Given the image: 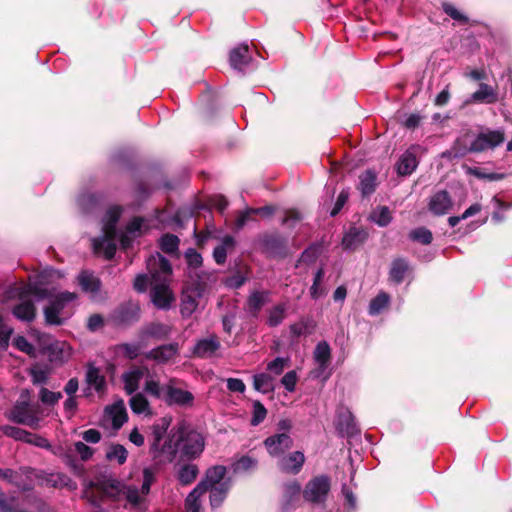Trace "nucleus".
Returning <instances> with one entry per match:
<instances>
[{
	"label": "nucleus",
	"instance_id": "5fc2aeb1",
	"mask_svg": "<svg viewBox=\"0 0 512 512\" xmlns=\"http://www.w3.org/2000/svg\"><path fill=\"white\" fill-rule=\"evenodd\" d=\"M256 465L257 461L255 459L249 456H243L234 464V470L237 472L248 471L255 468Z\"/></svg>",
	"mask_w": 512,
	"mask_h": 512
},
{
	"label": "nucleus",
	"instance_id": "20e7f679",
	"mask_svg": "<svg viewBox=\"0 0 512 512\" xmlns=\"http://www.w3.org/2000/svg\"><path fill=\"white\" fill-rule=\"evenodd\" d=\"M46 276L41 275L35 283L17 285L7 291V298H18L21 302L13 309V314L20 320L32 321L36 315V309L31 302V297L43 300L49 296Z\"/></svg>",
	"mask_w": 512,
	"mask_h": 512
},
{
	"label": "nucleus",
	"instance_id": "72a5a7b5",
	"mask_svg": "<svg viewBox=\"0 0 512 512\" xmlns=\"http://www.w3.org/2000/svg\"><path fill=\"white\" fill-rule=\"evenodd\" d=\"M129 404L135 414H144L146 416L153 414L147 398L141 393L133 395L129 400Z\"/></svg>",
	"mask_w": 512,
	"mask_h": 512
},
{
	"label": "nucleus",
	"instance_id": "4c0bfd02",
	"mask_svg": "<svg viewBox=\"0 0 512 512\" xmlns=\"http://www.w3.org/2000/svg\"><path fill=\"white\" fill-rule=\"evenodd\" d=\"M287 307L285 304H278L268 310L267 323L271 327L278 326L286 316Z\"/></svg>",
	"mask_w": 512,
	"mask_h": 512
},
{
	"label": "nucleus",
	"instance_id": "e2e57ef3",
	"mask_svg": "<svg viewBox=\"0 0 512 512\" xmlns=\"http://www.w3.org/2000/svg\"><path fill=\"white\" fill-rule=\"evenodd\" d=\"M185 257L189 266L198 267L202 263L201 255L194 249H188Z\"/></svg>",
	"mask_w": 512,
	"mask_h": 512
},
{
	"label": "nucleus",
	"instance_id": "603ef678",
	"mask_svg": "<svg viewBox=\"0 0 512 512\" xmlns=\"http://www.w3.org/2000/svg\"><path fill=\"white\" fill-rule=\"evenodd\" d=\"M301 487L297 482H291L285 486L284 498L287 505L292 504L299 496Z\"/></svg>",
	"mask_w": 512,
	"mask_h": 512
},
{
	"label": "nucleus",
	"instance_id": "864d4df0",
	"mask_svg": "<svg viewBox=\"0 0 512 512\" xmlns=\"http://www.w3.org/2000/svg\"><path fill=\"white\" fill-rule=\"evenodd\" d=\"M39 398L44 404L54 405L62 398V393L53 392L42 387L39 391Z\"/></svg>",
	"mask_w": 512,
	"mask_h": 512
},
{
	"label": "nucleus",
	"instance_id": "f8f14e48",
	"mask_svg": "<svg viewBox=\"0 0 512 512\" xmlns=\"http://www.w3.org/2000/svg\"><path fill=\"white\" fill-rule=\"evenodd\" d=\"M314 360L317 364L316 369L312 372L316 378L323 377L328 378L330 373H326L331 360V350L326 342H320L317 344L314 351Z\"/></svg>",
	"mask_w": 512,
	"mask_h": 512
},
{
	"label": "nucleus",
	"instance_id": "de8ad7c7",
	"mask_svg": "<svg viewBox=\"0 0 512 512\" xmlns=\"http://www.w3.org/2000/svg\"><path fill=\"white\" fill-rule=\"evenodd\" d=\"M48 482L54 487H68L71 490L76 489L77 485L68 476L64 474H51Z\"/></svg>",
	"mask_w": 512,
	"mask_h": 512
},
{
	"label": "nucleus",
	"instance_id": "cd10ccee",
	"mask_svg": "<svg viewBox=\"0 0 512 512\" xmlns=\"http://www.w3.org/2000/svg\"><path fill=\"white\" fill-rule=\"evenodd\" d=\"M367 232L363 229L351 228L343 237L342 244L345 249H356L367 239Z\"/></svg>",
	"mask_w": 512,
	"mask_h": 512
},
{
	"label": "nucleus",
	"instance_id": "f03ea898",
	"mask_svg": "<svg viewBox=\"0 0 512 512\" xmlns=\"http://www.w3.org/2000/svg\"><path fill=\"white\" fill-rule=\"evenodd\" d=\"M121 211L120 207H111L104 218L103 235L92 240L94 252L98 255H103L107 259H111L114 256L118 243L121 244L122 248H128L141 231L143 220L136 217L127 225L125 232L118 236L115 225L121 215Z\"/></svg>",
	"mask_w": 512,
	"mask_h": 512
},
{
	"label": "nucleus",
	"instance_id": "0eeeda50",
	"mask_svg": "<svg viewBox=\"0 0 512 512\" xmlns=\"http://www.w3.org/2000/svg\"><path fill=\"white\" fill-rule=\"evenodd\" d=\"M205 442L203 436L194 430L181 431L178 443L174 446L168 445V453L180 451L185 457H198L204 450Z\"/></svg>",
	"mask_w": 512,
	"mask_h": 512
},
{
	"label": "nucleus",
	"instance_id": "4be33fe9",
	"mask_svg": "<svg viewBox=\"0 0 512 512\" xmlns=\"http://www.w3.org/2000/svg\"><path fill=\"white\" fill-rule=\"evenodd\" d=\"M170 421L163 418L159 423H155L152 426V435L153 442L151 444V448L155 451L161 450L163 452H168V446L161 445V440L164 438L166 431L169 427Z\"/></svg>",
	"mask_w": 512,
	"mask_h": 512
},
{
	"label": "nucleus",
	"instance_id": "6ab92c4d",
	"mask_svg": "<svg viewBox=\"0 0 512 512\" xmlns=\"http://www.w3.org/2000/svg\"><path fill=\"white\" fill-rule=\"evenodd\" d=\"M85 382L90 389H94L95 392L102 396L105 394L107 389V383L105 376L101 373L100 369L93 365H88L85 375Z\"/></svg>",
	"mask_w": 512,
	"mask_h": 512
},
{
	"label": "nucleus",
	"instance_id": "a878e982",
	"mask_svg": "<svg viewBox=\"0 0 512 512\" xmlns=\"http://www.w3.org/2000/svg\"><path fill=\"white\" fill-rule=\"evenodd\" d=\"M410 271L409 264L404 259H395L391 263L390 271H389V279L395 284H400L404 281L405 277L408 275Z\"/></svg>",
	"mask_w": 512,
	"mask_h": 512
},
{
	"label": "nucleus",
	"instance_id": "774afa93",
	"mask_svg": "<svg viewBox=\"0 0 512 512\" xmlns=\"http://www.w3.org/2000/svg\"><path fill=\"white\" fill-rule=\"evenodd\" d=\"M82 437L88 443H98L101 440V433L96 429H89L83 432Z\"/></svg>",
	"mask_w": 512,
	"mask_h": 512
},
{
	"label": "nucleus",
	"instance_id": "09e8293b",
	"mask_svg": "<svg viewBox=\"0 0 512 512\" xmlns=\"http://www.w3.org/2000/svg\"><path fill=\"white\" fill-rule=\"evenodd\" d=\"M179 239L172 234H166L160 239V247L166 253H173L178 249Z\"/></svg>",
	"mask_w": 512,
	"mask_h": 512
},
{
	"label": "nucleus",
	"instance_id": "f3484780",
	"mask_svg": "<svg viewBox=\"0 0 512 512\" xmlns=\"http://www.w3.org/2000/svg\"><path fill=\"white\" fill-rule=\"evenodd\" d=\"M421 150L420 146H411L400 157L397 163V172L399 175H410L418 166L416 152Z\"/></svg>",
	"mask_w": 512,
	"mask_h": 512
},
{
	"label": "nucleus",
	"instance_id": "393cba45",
	"mask_svg": "<svg viewBox=\"0 0 512 512\" xmlns=\"http://www.w3.org/2000/svg\"><path fill=\"white\" fill-rule=\"evenodd\" d=\"M171 333V327L164 323H151L146 326L141 334L142 339L145 341L147 338L164 339Z\"/></svg>",
	"mask_w": 512,
	"mask_h": 512
},
{
	"label": "nucleus",
	"instance_id": "c03bdc74",
	"mask_svg": "<svg viewBox=\"0 0 512 512\" xmlns=\"http://www.w3.org/2000/svg\"><path fill=\"white\" fill-rule=\"evenodd\" d=\"M371 219L379 226H387L391 222L392 216L389 208L382 206L372 212Z\"/></svg>",
	"mask_w": 512,
	"mask_h": 512
},
{
	"label": "nucleus",
	"instance_id": "b1692460",
	"mask_svg": "<svg viewBox=\"0 0 512 512\" xmlns=\"http://www.w3.org/2000/svg\"><path fill=\"white\" fill-rule=\"evenodd\" d=\"M225 474L226 468L224 466L218 465L211 467L207 470L205 479L199 484H204L205 492H208L209 487L218 486L225 481Z\"/></svg>",
	"mask_w": 512,
	"mask_h": 512
},
{
	"label": "nucleus",
	"instance_id": "ea45409f",
	"mask_svg": "<svg viewBox=\"0 0 512 512\" xmlns=\"http://www.w3.org/2000/svg\"><path fill=\"white\" fill-rule=\"evenodd\" d=\"M234 246V240L231 236H226L222 243L214 249L213 257L218 264L226 260L227 251Z\"/></svg>",
	"mask_w": 512,
	"mask_h": 512
},
{
	"label": "nucleus",
	"instance_id": "052dcab7",
	"mask_svg": "<svg viewBox=\"0 0 512 512\" xmlns=\"http://www.w3.org/2000/svg\"><path fill=\"white\" fill-rule=\"evenodd\" d=\"M281 383L289 392L295 390V386L297 383V374L295 371L287 372L281 379Z\"/></svg>",
	"mask_w": 512,
	"mask_h": 512
},
{
	"label": "nucleus",
	"instance_id": "0e129e2a",
	"mask_svg": "<svg viewBox=\"0 0 512 512\" xmlns=\"http://www.w3.org/2000/svg\"><path fill=\"white\" fill-rule=\"evenodd\" d=\"M75 450L80 455L82 460H88L93 455V450L80 441L75 443Z\"/></svg>",
	"mask_w": 512,
	"mask_h": 512
},
{
	"label": "nucleus",
	"instance_id": "423d86ee",
	"mask_svg": "<svg viewBox=\"0 0 512 512\" xmlns=\"http://www.w3.org/2000/svg\"><path fill=\"white\" fill-rule=\"evenodd\" d=\"M50 303L44 308L45 320L51 325H60L71 315L68 309L69 305L74 302L77 295L72 292H62L52 296V290L48 289Z\"/></svg>",
	"mask_w": 512,
	"mask_h": 512
},
{
	"label": "nucleus",
	"instance_id": "13d9d810",
	"mask_svg": "<svg viewBox=\"0 0 512 512\" xmlns=\"http://www.w3.org/2000/svg\"><path fill=\"white\" fill-rule=\"evenodd\" d=\"M410 236L423 244H429L432 241V233L426 228H418L412 231Z\"/></svg>",
	"mask_w": 512,
	"mask_h": 512
},
{
	"label": "nucleus",
	"instance_id": "79ce46f5",
	"mask_svg": "<svg viewBox=\"0 0 512 512\" xmlns=\"http://www.w3.org/2000/svg\"><path fill=\"white\" fill-rule=\"evenodd\" d=\"M198 467L194 464H187L181 467L179 473H178V479L179 481L184 484L188 485L192 483L197 475H198Z\"/></svg>",
	"mask_w": 512,
	"mask_h": 512
},
{
	"label": "nucleus",
	"instance_id": "bf43d9fd",
	"mask_svg": "<svg viewBox=\"0 0 512 512\" xmlns=\"http://www.w3.org/2000/svg\"><path fill=\"white\" fill-rule=\"evenodd\" d=\"M468 173L476 176L477 178L487 179V180H490V181H497V180H501V179L504 178L503 174H499V173H483L478 168H469L468 169Z\"/></svg>",
	"mask_w": 512,
	"mask_h": 512
},
{
	"label": "nucleus",
	"instance_id": "dca6fc26",
	"mask_svg": "<svg viewBox=\"0 0 512 512\" xmlns=\"http://www.w3.org/2000/svg\"><path fill=\"white\" fill-rule=\"evenodd\" d=\"M271 456H280L292 446V439L287 433H279L268 437L264 442Z\"/></svg>",
	"mask_w": 512,
	"mask_h": 512
},
{
	"label": "nucleus",
	"instance_id": "ddd939ff",
	"mask_svg": "<svg viewBox=\"0 0 512 512\" xmlns=\"http://www.w3.org/2000/svg\"><path fill=\"white\" fill-rule=\"evenodd\" d=\"M193 400L191 392L175 387L173 381L165 385L164 401L167 404L188 407L193 405Z\"/></svg>",
	"mask_w": 512,
	"mask_h": 512
},
{
	"label": "nucleus",
	"instance_id": "7ed1b4c3",
	"mask_svg": "<svg viewBox=\"0 0 512 512\" xmlns=\"http://www.w3.org/2000/svg\"><path fill=\"white\" fill-rule=\"evenodd\" d=\"M147 270L151 277L150 298L158 309H169L175 301L170 289L172 267L161 254L155 253L147 259Z\"/></svg>",
	"mask_w": 512,
	"mask_h": 512
},
{
	"label": "nucleus",
	"instance_id": "338daca9",
	"mask_svg": "<svg viewBox=\"0 0 512 512\" xmlns=\"http://www.w3.org/2000/svg\"><path fill=\"white\" fill-rule=\"evenodd\" d=\"M227 387L231 392H240V393H243L246 388L244 382L237 378H229L227 380Z\"/></svg>",
	"mask_w": 512,
	"mask_h": 512
},
{
	"label": "nucleus",
	"instance_id": "2eb2a0df",
	"mask_svg": "<svg viewBox=\"0 0 512 512\" xmlns=\"http://www.w3.org/2000/svg\"><path fill=\"white\" fill-rule=\"evenodd\" d=\"M179 353V345L170 343L159 346L145 354L146 359L154 360L157 363L164 364L173 360Z\"/></svg>",
	"mask_w": 512,
	"mask_h": 512
},
{
	"label": "nucleus",
	"instance_id": "4d7b16f0",
	"mask_svg": "<svg viewBox=\"0 0 512 512\" xmlns=\"http://www.w3.org/2000/svg\"><path fill=\"white\" fill-rule=\"evenodd\" d=\"M267 414L266 408L258 401L253 404V417L251 419V424L256 426L261 423Z\"/></svg>",
	"mask_w": 512,
	"mask_h": 512
},
{
	"label": "nucleus",
	"instance_id": "a19ab883",
	"mask_svg": "<svg viewBox=\"0 0 512 512\" xmlns=\"http://www.w3.org/2000/svg\"><path fill=\"white\" fill-rule=\"evenodd\" d=\"M390 302V296L385 292H380L375 298H373L369 305V314L377 315L384 308L388 306Z\"/></svg>",
	"mask_w": 512,
	"mask_h": 512
},
{
	"label": "nucleus",
	"instance_id": "9b49d317",
	"mask_svg": "<svg viewBox=\"0 0 512 512\" xmlns=\"http://www.w3.org/2000/svg\"><path fill=\"white\" fill-rule=\"evenodd\" d=\"M505 139L501 130H492L480 133L470 145V151L482 152L487 149H493L502 144Z\"/></svg>",
	"mask_w": 512,
	"mask_h": 512
},
{
	"label": "nucleus",
	"instance_id": "9d476101",
	"mask_svg": "<svg viewBox=\"0 0 512 512\" xmlns=\"http://www.w3.org/2000/svg\"><path fill=\"white\" fill-rule=\"evenodd\" d=\"M40 408L26 402L17 403L9 412L8 418L16 423L38 428L40 422Z\"/></svg>",
	"mask_w": 512,
	"mask_h": 512
},
{
	"label": "nucleus",
	"instance_id": "49530a36",
	"mask_svg": "<svg viewBox=\"0 0 512 512\" xmlns=\"http://www.w3.org/2000/svg\"><path fill=\"white\" fill-rule=\"evenodd\" d=\"M13 345L20 351L26 353L30 357H37L39 349L38 346L34 347L31 343L28 342V340L23 336H17L14 341Z\"/></svg>",
	"mask_w": 512,
	"mask_h": 512
},
{
	"label": "nucleus",
	"instance_id": "f704fd0d",
	"mask_svg": "<svg viewBox=\"0 0 512 512\" xmlns=\"http://www.w3.org/2000/svg\"><path fill=\"white\" fill-rule=\"evenodd\" d=\"M128 457L127 449L120 444H111L106 451V459L110 462H116L122 465Z\"/></svg>",
	"mask_w": 512,
	"mask_h": 512
},
{
	"label": "nucleus",
	"instance_id": "aec40b11",
	"mask_svg": "<svg viewBox=\"0 0 512 512\" xmlns=\"http://www.w3.org/2000/svg\"><path fill=\"white\" fill-rule=\"evenodd\" d=\"M220 348V342L216 336H209L201 339L194 347V354L201 358H208L215 355L216 351Z\"/></svg>",
	"mask_w": 512,
	"mask_h": 512
},
{
	"label": "nucleus",
	"instance_id": "473e14b6",
	"mask_svg": "<svg viewBox=\"0 0 512 512\" xmlns=\"http://www.w3.org/2000/svg\"><path fill=\"white\" fill-rule=\"evenodd\" d=\"M230 487V481H224L218 486L209 487L208 491L210 492V504L212 507H219L222 504Z\"/></svg>",
	"mask_w": 512,
	"mask_h": 512
},
{
	"label": "nucleus",
	"instance_id": "a18cd8bd",
	"mask_svg": "<svg viewBox=\"0 0 512 512\" xmlns=\"http://www.w3.org/2000/svg\"><path fill=\"white\" fill-rule=\"evenodd\" d=\"M144 390L146 393L164 400L165 396V385H161L157 380L148 378L145 382Z\"/></svg>",
	"mask_w": 512,
	"mask_h": 512
},
{
	"label": "nucleus",
	"instance_id": "2f4dec72",
	"mask_svg": "<svg viewBox=\"0 0 512 512\" xmlns=\"http://www.w3.org/2000/svg\"><path fill=\"white\" fill-rule=\"evenodd\" d=\"M269 302L268 292H253L247 301L248 311L256 316L258 312Z\"/></svg>",
	"mask_w": 512,
	"mask_h": 512
},
{
	"label": "nucleus",
	"instance_id": "1a4fd4ad",
	"mask_svg": "<svg viewBox=\"0 0 512 512\" xmlns=\"http://www.w3.org/2000/svg\"><path fill=\"white\" fill-rule=\"evenodd\" d=\"M331 489V480L326 475H319L305 485L303 497L312 504H324Z\"/></svg>",
	"mask_w": 512,
	"mask_h": 512
},
{
	"label": "nucleus",
	"instance_id": "69168bd1",
	"mask_svg": "<svg viewBox=\"0 0 512 512\" xmlns=\"http://www.w3.org/2000/svg\"><path fill=\"white\" fill-rule=\"evenodd\" d=\"M301 214L296 210H288L286 216L283 219V224L293 227L297 222L301 220Z\"/></svg>",
	"mask_w": 512,
	"mask_h": 512
},
{
	"label": "nucleus",
	"instance_id": "39448f33",
	"mask_svg": "<svg viewBox=\"0 0 512 512\" xmlns=\"http://www.w3.org/2000/svg\"><path fill=\"white\" fill-rule=\"evenodd\" d=\"M39 352L46 354L50 363L60 366L72 356V347L65 341L55 340L49 335L34 333Z\"/></svg>",
	"mask_w": 512,
	"mask_h": 512
},
{
	"label": "nucleus",
	"instance_id": "6e6d98bb",
	"mask_svg": "<svg viewBox=\"0 0 512 512\" xmlns=\"http://www.w3.org/2000/svg\"><path fill=\"white\" fill-rule=\"evenodd\" d=\"M0 429L3 432V434L12 437L15 440L23 441L24 437H27V431L14 426L5 425L1 426Z\"/></svg>",
	"mask_w": 512,
	"mask_h": 512
},
{
	"label": "nucleus",
	"instance_id": "a211bd4d",
	"mask_svg": "<svg viewBox=\"0 0 512 512\" xmlns=\"http://www.w3.org/2000/svg\"><path fill=\"white\" fill-rule=\"evenodd\" d=\"M105 418L111 421L114 429H120L127 421L128 415L123 400L115 402L113 405L105 409Z\"/></svg>",
	"mask_w": 512,
	"mask_h": 512
},
{
	"label": "nucleus",
	"instance_id": "412c9836",
	"mask_svg": "<svg viewBox=\"0 0 512 512\" xmlns=\"http://www.w3.org/2000/svg\"><path fill=\"white\" fill-rule=\"evenodd\" d=\"M497 101V90L485 83H481L478 90L471 95V102L493 104Z\"/></svg>",
	"mask_w": 512,
	"mask_h": 512
},
{
	"label": "nucleus",
	"instance_id": "58836bf2",
	"mask_svg": "<svg viewBox=\"0 0 512 512\" xmlns=\"http://www.w3.org/2000/svg\"><path fill=\"white\" fill-rule=\"evenodd\" d=\"M144 342L145 341L141 338V341L139 343L120 344L117 347V351L118 353L123 354L129 359H134L140 354L142 348L145 346Z\"/></svg>",
	"mask_w": 512,
	"mask_h": 512
},
{
	"label": "nucleus",
	"instance_id": "680f3d73",
	"mask_svg": "<svg viewBox=\"0 0 512 512\" xmlns=\"http://www.w3.org/2000/svg\"><path fill=\"white\" fill-rule=\"evenodd\" d=\"M23 441L42 448H49L50 446L45 438L29 432H27V437H24Z\"/></svg>",
	"mask_w": 512,
	"mask_h": 512
},
{
	"label": "nucleus",
	"instance_id": "5701e85b",
	"mask_svg": "<svg viewBox=\"0 0 512 512\" xmlns=\"http://www.w3.org/2000/svg\"><path fill=\"white\" fill-rule=\"evenodd\" d=\"M144 375V369L134 367L122 375L124 389L128 394L134 393L139 388V383Z\"/></svg>",
	"mask_w": 512,
	"mask_h": 512
},
{
	"label": "nucleus",
	"instance_id": "3c124183",
	"mask_svg": "<svg viewBox=\"0 0 512 512\" xmlns=\"http://www.w3.org/2000/svg\"><path fill=\"white\" fill-rule=\"evenodd\" d=\"M289 366V359L277 357L267 365V370L274 376L280 375Z\"/></svg>",
	"mask_w": 512,
	"mask_h": 512
},
{
	"label": "nucleus",
	"instance_id": "e433bc0d",
	"mask_svg": "<svg viewBox=\"0 0 512 512\" xmlns=\"http://www.w3.org/2000/svg\"><path fill=\"white\" fill-rule=\"evenodd\" d=\"M273 377L270 374L260 373L254 376V388L262 393L274 390Z\"/></svg>",
	"mask_w": 512,
	"mask_h": 512
},
{
	"label": "nucleus",
	"instance_id": "37998d69",
	"mask_svg": "<svg viewBox=\"0 0 512 512\" xmlns=\"http://www.w3.org/2000/svg\"><path fill=\"white\" fill-rule=\"evenodd\" d=\"M30 375L33 384H45L48 381L50 369L48 367L36 364L31 367Z\"/></svg>",
	"mask_w": 512,
	"mask_h": 512
},
{
	"label": "nucleus",
	"instance_id": "8fccbe9b",
	"mask_svg": "<svg viewBox=\"0 0 512 512\" xmlns=\"http://www.w3.org/2000/svg\"><path fill=\"white\" fill-rule=\"evenodd\" d=\"M338 426L344 432H347V433L352 432L355 424H354V417L350 411L347 410V411L341 412L339 414Z\"/></svg>",
	"mask_w": 512,
	"mask_h": 512
},
{
	"label": "nucleus",
	"instance_id": "7c9ffc66",
	"mask_svg": "<svg viewBox=\"0 0 512 512\" xmlns=\"http://www.w3.org/2000/svg\"><path fill=\"white\" fill-rule=\"evenodd\" d=\"M304 455L302 452L296 451L288 457H283L279 461V467L287 472L297 473L304 463Z\"/></svg>",
	"mask_w": 512,
	"mask_h": 512
},
{
	"label": "nucleus",
	"instance_id": "6e6552de",
	"mask_svg": "<svg viewBox=\"0 0 512 512\" xmlns=\"http://www.w3.org/2000/svg\"><path fill=\"white\" fill-rule=\"evenodd\" d=\"M206 286L202 281H196L185 285L181 295V314L190 317L198 308Z\"/></svg>",
	"mask_w": 512,
	"mask_h": 512
},
{
	"label": "nucleus",
	"instance_id": "c9c22d12",
	"mask_svg": "<svg viewBox=\"0 0 512 512\" xmlns=\"http://www.w3.org/2000/svg\"><path fill=\"white\" fill-rule=\"evenodd\" d=\"M376 188V174L367 170L360 175L359 189L363 196L370 195Z\"/></svg>",
	"mask_w": 512,
	"mask_h": 512
},
{
	"label": "nucleus",
	"instance_id": "c85d7f7f",
	"mask_svg": "<svg viewBox=\"0 0 512 512\" xmlns=\"http://www.w3.org/2000/svg\"><path fill=\"white\" fill-rule=\"evenodd\" d=\"M251 60L247 45H239L230 52V64L235 69L242 70Z\"/></svg>",
	"mask_w": 512,
	"mask_h": 512
},
{
	"label": "nucleus",
	"instance_id": "bb28decb",
	"mask_svg": "<svg viewBox=\"0 0 512 512\" xmlns=\"http://www.w3.org/2000/svg\"><path fill=\"white\" fill-rule=\"evenodd\" d=\"M204 484H198L187 496L185 509L187 512H202L201 497L205 494Z\"/></svg>",
	"mask_w": 512,
	"mask_h": 512
},
{
	"label": "nucleus",
	"instance_id": "c756f323",
	"mask_svg": "<svg viewBox=\"0 0 512 512\" xmlns=\"http://www.w3.org/2000/svg\"><path fill=\"white\" fill-rule=\"evenodd\" d=\"M78 282L83 291L95 297L100 290V280L92 273L83 271L78 276Z\"/></svg>",
	"mask_w": 512,
	"mask_h": 512
},
{
	"label": "nucleus",
	"instance_id": "f257e3e1",
	"mask_svg": "<svg viewBox=\"0 0 512 512\" xmlns=\"http://www.w3.org/2000/svg\"><path fill=\"white\" fill-rule=\"evenodd\" d=\"M153 481V471L146 468L143 471V483L140 490L135 486L125 485L117 479L107 478L96 483L91 489L86 490L85 497L92 503H96V495H99L101 498L107 497L115 501L125 499V507L142 510L145 507V497L149 493Z\"/></svg>",
	"mask_w": 512,
	"mask_h": 512
},
{
	"label": "nucleus",
	"instance_id": "4468645a",
	"mask_svg": "<svg viewBox=\"0 0 512 512\" xmlns=\"http://www.w3.org/2000/svg\"><path fill=\"white\" fill-rule=\"evenodd\" d=\"M429 210L438 216L445 215L453 207V201L447 191H438L430 197L428 203Z\"/></svg>",
	"mask_w": 512,
	"mask_h": 512
}]
</instances>
